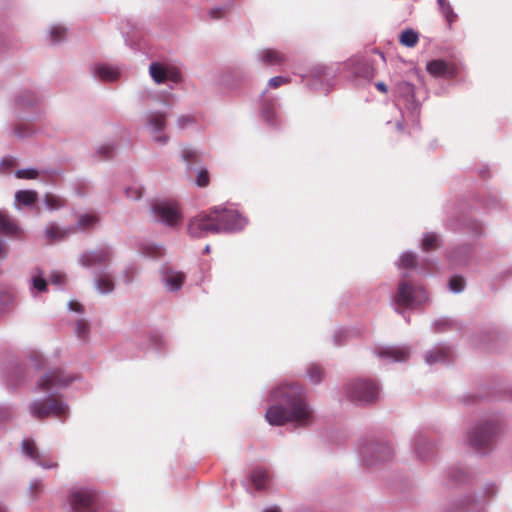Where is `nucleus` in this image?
<instances>
[{"instance_id":"nucleus-1","label":"nucleus","mask_w":512,"mask_h":512,"mask_svg":"<svg viewBox=\"0 0 512 512\" xmlns=\"http://www.w3.org/2000/svg\"><path fill=\"white\" fill-rule=\"evenodd\" d=\"M265 413L270 425L291 423L295 428H308L315 422V412L309 404L304 388L297 383H283L273 388Z\"/></svg>"},{"instance_id":"nucleus-2","label":"nucleus","mask_w":512,"mask_h":512,"mask_svg":"<svg viewBox=\"0 0 512 512\" xmlns=\"http://www.w3.org/2000/svg\"><path fill=\"white\" fill-rule=\"evenodd\" d=\"M500 431V424L496 420L480 422L468 431L467 444L475 452L486 454L492 450Z\"/></svg>"},{"instance_id":"nucleus-3","label":"nucleus","mask_w":512,"mask_h":512,"mask_svg":"<svg viewBox=\"0 0 512 512\" xmlns=\"http://www.w3.org/2000/svg\"><path fill=\"white\" fill-rule=\"evenodd\" d=\"M406 277L407 275L405 273L401 274L402 279L398 284L393 302L396 306L395 311L403 314L404 319L409 323V316L405 315L403 311H400V308H417L425 303L428 297L426 291L421 286L411 283Z\"/></svg>"},{"instance_id":"nucleus-4","label":"nucleus","mask_w":512,"mask_h":512,"mask_svg":"<svg viewBox=\"0 0 512 512\" xmlns=\"http://www.w3.org/2000/svg\"><path fill=\"white\" fill-rule=\"evenodd\" d=\"M360 461L366 466H374L390 460L394 454L388 442L374 439L361 440L358 445Z\"/></svg>"},{"instance_id":"nucleus-5","label":"nucleus","mask_w":512,"mask_h":512,"mask_svg":"<svg viewBox=\"0 0 512 512\" xmlns=\"http://www.w3.org/2000/svg\"><path fill=\"white\" fill-rule=\"evenodd\" d=\"M497 492L498 488L494 483H487L483 488L482 496L464 495L447 503L442 508V512H485L480 505L494 497Z\"/></svg>"},{"instance_id":"nucleus-6","label":"nucleus","mask_w":512,"mask_h":512,"mask_svg":"<svg viewBox=\"0 0 512 512\" xmlns=\"http://www.w3.org/2000/svg\"><path fill=\"white\" fill-rule=\"evenodd\" d=\"M347 399L357 405H367L378 400L379 386L371 380H354L345 385Z\"/></svg>"},{"instance_id":"nucleus-7","label":"nucleus","mask_w":512,"mask_h":512,"mask_svg":"<svg viewBox=\"0 0 512 512\" xmlns=\"http://www.w3.org/2000/svg\"><path fill=\"white\" fill-rule=\"evenodd\" d=\"M217 234L235 233L244 229L247 220L237 210L222 206L212 207Z\"/></svg>"},{"instance_id":"nucleus-8","label":"nucleus","mask_w":512,"mask_h":512,"mask_svg":"<svg viewBox=\"0 0 512 512\" xmlns=\"http://www.w3.org/2000/svg\"><path fill=\"white\" fill-rule=\"evenodd\" d=\"M29 410L31 415L36 419H44L53 416L60 421H64L69 415L68 404L55 398L32 401Z\"/></svg>"},{"instance_id":"nucleus-9","label":"nucleus","mask_w":512,"mask_h":512,"mask_svg":"<svg viewBox=\"0 0 512 512\" xmlns=\"http://www.w3.org/2000/svg\"><path fill=\"white\" fill-rule=\"evenodd\" d=\"M338 74V69L334 66L316 65L309 74L302 78L308 82V85L316 91L328 94L334 85V80Z\"/></svg>"},{"instance_id":"nucleus-10","label":"nucleus","mask_w":512,"mask_h":512,"mask_svg":"<svg viewBox=\"0 0 512 512\" xmlns=\"http://www.w3.org/2000/svg\"><path fill=\"white\" fill-rule=\"evenodd\" d=\"M168 114L162 110H148L144 113V127L154 142L166 145L169 136L166 134Z\"/></svg>"},{"instance_id":"nucleus-11","label":"nucleus","mask_w":512,"mask_h":512,"mask_svg":"<svg viewBox=\"0 0 512 512\" xmlns=\"http://www.w3.org/2000/svg\"><path fill=\"white\" fill-rule=\"evenodd\" d=\"M76 377L66 373L60 368L50 369L38 382L36 389L53 396L69 386Z\"/></svg>"},{"instance_id":"nucleus-12","label":"nucleus","mask_w":512,"mask_h":512,"mask_svg":"<svg viewBox=\"0 0 512 512\" xmlns=\"http://www.w3.org/2000/svg\"><path fill=\"white\" fill-rule=\"evenodd\" d=\"M150 213L155 221L161 222L169 227L176 226L182 218L177 204L167 200H156L152 202L150 205Z\"/></svg>"},{"instance_id":"nucleus-13","label":"nucleus","mask_w":512,"mask_h":512,"mask_svg":"<svg viewBox=\"0 0 512 512\" xmlns=\"http://www.w3.org/2000/svg\"><path fill=\"white\" fill-rule=\"evenodd\" d=\"M187 232L193 238H203L210 233L217 234L212 208L208 213L201 212L191 218L187 225Z\"/></svg>"},{"instance_id":"nucleus-14","label":"nucleus","mask_w":512,"mask_h":512,"mask_svg":"<svg viewBox=\"0 0 512 512\" xmlns=\"http://www.w3.org/2000/svg\"><path fill=\"white\" fill-rule=\"evenodd\" d=\"M396 93L399 103L402 102L411 120L418 123L421 105L420 102L415 99L414 85L407 81L398 82L396 85Z\"/></svg>"},{"instance_id":"nucleus-15","label":"nucleus","mask_w":512,"mask_h":512,"mask_svg":"<svg viewBox=\"0 0 512 512\" xmlns=\"http://www.w3.org/2000/svg\"><path fill=\"white\" fill-rule=\"evenodd\" d=\"M97 494L95 491L81 488L69 494V505L72 512H95Z\"/></svg>"},{"instance_id":"nucleus-16","label":"nucleus","mask_w":512,"mask_h":512,"mask_svg":"<svg viewBox=\"0 0 512 512\" xmlns=\"http://www.w3.org/2000/svg\"><path fill=\"white\" fill-rule=\"evenodd\" d=\"M149 74L156 84H164L167 81L177 84L182 81L181 70L169 64L152 62L149 65Z\"/></svg>"},{"instance_id":"nucleus-17","label":"nucleus","mask_w":512,"mask_h":512,"mask_svg":"<svg viewBox=\"0 0 512 512\" xmlns=\"http://www.w3.org/2000/svg\"><path fill=\"white\" fill-rule=\"evenodd\" d=\"M113 258V251L110 246H101L95 250L87 251L79 256V263L83 267L108 266Z\"/></svg>"},{"instance_id":"nucleus-18","label":"nucleus","mask_w":512,"mask_h":512,"mask_svg":"<svg viewBox=\"0 0 512 512\" xmlns=\"http://www.w3.org/2000/svg\"><path fill=\"white\" fill-rule=\"evenodd\" d=\"M412 445L417 459L427 461L436 453V444L431 442L424 432H416L412 438Z\"/></svg>"},{"instance_id":"nucleus-19","label":"nucleus","mask_w":512,"mask_h":512,"mask_svg":"<svg viewBox=\"0 0 512 512\" xmlns=\"http://www.w3.org/2000/svg\"><path fill=\"white\" fill-rule=\"evenodd\" d=\"M447 228L452 231H463L471 234L473 237H480L484 233L483 225L468 216H463L459 221L449 220Z\"/></svg>"},{"instance_id":"nucleus-20","label":"nucleus","mask_w":512,"mask_h":512,"mask_svg":"<svg viewBox=\"0 0 512 512\" xmlns=\"http://www.w3.org/2000/svg\"><path fill=\"white\" fill-rule=\"evenodd\" d=\"M21 451L24 455L33 460L37 465L44 469H52L57 467L56 462H51L43 454H41L32 439H23L21 442Z\"/></svg>"},{"instance_id":"nucleus-21","label":"nucleus","mask_w":512,"mask_h":512,"mask_svg":"<svg viewBox=\"0 0 512 512\" xmlns=\"http://www.w3.org/2000/svg\"><path fill=\"white\" fill-rule=\"evenodd\" d=\"M453 357V349L446 344H438L427 351L424 360L428 365L449 363Z\"/></svg>"},{"instance_id":"nucleus-22","label":"nucleus","mask_w":512,"mask_h":512,"mask_svg":"<svg viewBox=\"0 0 512 512\" xmlns=\"http://www.w3.org/2000/svg\"><path fill=\"white\" fill-rule=\"evenodd\" d=\"M346 65L355 78L370 81L375 76L372 63L365 58L351 60Z\"/></svg>"},{"instance_id":"nucleus-23","label":"nucleus","mask_w":512,"mask_h":512,"mask_svg":"<svg viewBox=\"0 0 512 512\" xmlns=\"http://www.w3.org/2000/svg\"><path fill=\"white\" fill-rule=\"evenodd\" d=\"M410 347L403 346H387L379 348L376 354L379 358L387 359L389 362H404L410 356Z\"/></svg>"},{"instance_id":"nucleus-24","label":"nucleus","mask_w":512,"mask_h":512,"mask_svg":"<svg viewBox=\"0 0 512 512\" xmlns=\"http://www.w3.org/2000/svg\"><path fill=\"white\" fill-rule=\"evenodd\" d=\"M161 279L169 292H175L181 289L185 280V274L169 266H163L161 269Z\"/></svg>"},{"instance_id":"nucleus-25","label":"nucleus","mask_w":512,"mask_h":512,"mask_svg":"<svg viewBox=\"0 0 512 512\" xmlns=\"http://www.w3.org/2000/svg\"><path fill=\"white\" fill-rule=\"evenodd\" d=\"M256 58L264 66H278L287 61V55L284 52L271 48L258 50Z\"/></svg>"},{"instance_id":"nucleus-26","label":"nucleus","mask_w":512,"mask_h":512,"mask_svg":"<svg viewBox=\"0 0 512 512\" xmlns=\"http://www.w3.org/2000/svg\"><path fill=\"white\" fill-rule=\"evenodd\" d=\"M92 76L103 82H114L119 79L121 72L118 68L105 63H97L91 66Z\"/></svg>"},{"instance_id":"nucleus-27","label":"nucleus","mask_w":512,"mask_h":512,"mask_svg":"<svg viewBox=\"0 0 512 512\" xmlns=\"http://www.w3.org/2000/svg\"><path fill=\"white\" fill-rule=\"evenodd\" d=\"M14 117L17 119V122L11 126V134L19 139L29 138L36 134L37 130L31 121L35 120L37 117L31 118L29 121H24L18 112H15Z\"/></svg>"},{"instance_id":"nucleus-28","label":"nucleus","mask_w":512,"mask_h":512,"mask_svg":"<svg viewBox=\"0 0 512 512\" xmlns=\"http://www.w3.org/2000/svg\"><path fill=\"white\" fill-rule=\"evenodd\" d=\"M426 69L436 77L454 78L457 74V68L442 59L428 62Z\"/></svg>"},{"instance_id":"nucleus-29","label":"nucleus","mask_w":512,"mask_h":512,"mask_svg":"<svg viewBox=\"0 0 512 512\" xmlns=\"http://www.w3.org/2000/svg\"><path fill=\"white\" fill-rule=\"evenodd\" d=\"M261 113L263 119L272 127L278 126V117L276 114V101L267 95L264 91L261 95Z\"/></svg>"},{"instance_id":"nucleus-30","label":"nucleus","mask_w":512,"mask_h":512,"mask_svg":"<svg viewBox=\"0 0 512 512\" xmlns=\"http://www.w3.org/2000/svg\"><path fill=\"white\" fill-rule=\"evenodd\" d=\"M15 106L19 110H26L30 108L37 107L40 102L41 98L38 95L37 92L29 89L21 90L16 96H15Z\"/></svg>"},{"instance_id":"nucleus-31","label":"nucleus","mask_w":512,"mask_h":512,"mask_svg":"<svg viewBox=\"0 0 512 512\" xmlns=\"http://www.w3.org/2000/svg\"><path fill=\"white\" fill-rule=\"evenodd\" d=\"M472 255V246L469 244L459 245L448 253L451 264L455 266H465L469 263Z\"/></svg>"},{"instance_id":"nucleus-32","label":"nucleus","mask_w":512,"mask_h":512,"mask_svg":"<svg viewBox=\"0 0 512 512\" xmlns=\"http://www.w3.org/2000/svg\"><path fill=\"white\" fill-rule=\"evenodd\" d=\"M250 482L255 490L263 491L268 487L270 476L264 469H254L250 474Z\"/></svg>"},{"instance_id":"nucleus-33","label":"nucleus","mask_w":512,"mask_h":512,"mask_svg":"<svg viewBox=\"0 0 512 512\" xmlns=\"http://www.w3.org/2000/svg\"><path fill=\"white\" fill-rule=\"evenodd\" d=\"M38 199V193L35 190H18L15 193V206L32 207Z\"/></svg>"},{"instance_id":"nucleus-34","label":"nucleus","mask_w":512,"mask_h":512,"mask_svg":"<svg viewBox=\"0 0 512 512\" xmlns=\"http://www.w3.org/2000/svg\"><path fill=\"white\" fill-rule=\"evenodd\" d=\"M243 79L242 74L234 69H229L223 72L218 80L220 88H233L234 84L240 82Z\"/></svg>"},{"instance_id":"nucleus-35","label":"nucleus","mask_w":512,"mask_h":512,"mask_svg":"<svg viewBox=\"0 0 512 512\" xmlns=\"http://www.w3.org/2000/svg\"><path fill=\"white\" fill-rule=\"evenodd\" d=\"M94 285L101 294H109L114 290V282L107 274H97L94 279Z\"/></svg>"},{"instance_id":"nucleus-36","label":"nucleus","mask_w":512,"mask_h":512,"mask_svg":"<svg viewBox=\"0 0 512 512\" xmlns=\"http://www.w3.org/2000/svg\"><path fill=\"white\" fill-rule=\"evenodd\" d=\"M5 377L7 384L15 387L24 381V370L21 366L14 364L5 372Z\"/></svg>"},{"instance_id":"nucleus-37","label":"nucleus","mask_w":512,"mask_h":512,"mask_svg":"<svg viewBox=\"0 0 512 512\" xmlns=\"http://www.w3.org/2000/svg\"><path fill=\"white\" fill-rule=\"evenodd\" d=\"M43 203L48 211H56L66 206V200L53 193H46L43 197Z\"/></svg>"},{"instance_id":"nucleus-38","label":"nucleus","mask_w":512,"mask_h":512,"mask_svg":"<svg viewBox=\"0 0 512 512\" xmlns=\"http://www.w3.org/2000/svg\"><path fill=\"white\" fill-rule=\"evenodd\" d=\"M18 230L16 223L7 214L0 211V233L11 236L16 234Z\"/></svg>"},{"instance_id":"nucleus-39","label":"nucleus","mask_w":512,"mask_h":512,"mask_svg":"<svg viewBox=\"0 0 512 512\" xmlns=\"http://www.w3.org/2000/svg\"><path fill=\"white\" fill-rule=\"evenodd\" d=\"M67 29L61 24H54L49 27L48 37L52 44H58L65 40Z\"/></svg>"},{"instance_id":"nucleus-40","label":"nucleus","mask_w":512,"mask_h":512,"mask_svg":"<svg viewBox=\"0 0 512 512\" xmlns=\"http://www.w3.org/2000/svg\"><path fill=\"white\" fill-rule=\"evenodd\" d=\"M451 482L459 485L469 480V473L464 467H452L447 472Z\"/></svg>"},{"instance_id":"nucleus-41","label":"nucleus","mask_w":512,"mask_h":512,"mask_svg":"<svg viewBox=\"0 0 512 512\" xmlns=\"http://www.w3.org/2000/svg\"><path fill=\"white\" fill-rule=\"evenodd\" d=\"M31 289L38 292H44L47 290V280L44 278L42 271L36 268L30 279Z\"/></svg>"},{"instance_id":"nucleus-42","label":"nucleus","mask_w":512,"mask_h":512,"mask_svg":"<svg viewBox=\"0 0 512 512\" xmlns=\"http://www.w3.org/2000/svg\"><path fill=\"white\" fill-rule=\"evenodd\" d=\"M419 40V34L412 28H407L401 32L399 41L403 46L412 48Z\"/></svg>"},{"instance_id":"nucleus-43","label":"nucleus","mask_w":512,"mask_h":512,"mask_svg":"<svg viewBox=\"0 0 512 512\" xmlns=\"http://www.w3.org/2000/svg\"><path fill=\"white\" fill-rule=\"evenodd\" d=\"M15 294L12 290L0 288V316L13 305Z\"/></svg>"},{"instance_id":"nucleus-44","label":"nucleus","mask_w":512,"mask_h":512,"mask_svg":"<svg viewBox=\"0 0 512 512\" xmlns=\"http://www.w3.org/2000/svg\"><path fill=\"white\" fill-rule=\"evenodd\" d=\"M140 251L145 257L153 259L160 258L165 253V250L162 246L153 243L143 244L140 248Z\"/></svg>"},{"instance_id":"nucleus-45","label":"nucleus","mask_w":512,"mask_h":512,"mask_svg":"<svg viewBox=\"0 0 512 512\" xmlns=\"http://www.w3.org/2000/svg\"><path fill=\"white\" fill-rule=\"evenodd\" d=\"M116 149L117 144L114 142H109L99 145L95 154L100 160H108L114 156Z\"/></svg>"},{"instance_id":"nucleus-46","label":"nucleus","mask_w":512,"mask_h":512,"mask_svg":"<svg viewBox=\"0 0 512 512\" xmlns=\"http://www.w3.org/2000/svg\"><path fill=\"white\" fill-rule=\"evenodd\" d=\"M439 10L447 20L448 24L451 25L457 19V14L454 12L450 2L448 0H437Z\"/></svg>"},{"instance_id":"nucleus-47","label":"nucleus","mask_w":512,"mask_h":512,"mask_svg":"<svg viewBox=\"0 0 512 512\" xmlns=\"http://www.w3.org/2000/svg\"><path fill=\"white\" fill-rule=\"evenodd\" d=\"M182 160L186 163L190 169L194 163L200 160V152L192 147H184L181 153Z\"/></svg>"},{"instance_id":"nucleus-48","label":"nucleus","mask_w":512,"mask_h":512,"mask_svg":"<svg viewBox=\"0 0 512 512\" xmlns=\"http://www.w3.org/2000/svg\"><path fill=\"white\" fill-rule=\"evenodd\" d=\"M439 236L435 233H425L423 235L421 247L423 251H430L439 246Z\"/></svg>"},{"instance_id":"nucleus-49","label":"nucleus","mask_w":512,"mask_h":512,"mask_svg":"<svg viewBox=\"0 0 512 512\" xmlns=\"http://www.w3.org/2000/svg\"><path fill=\"white\" fill-rule=\"evenodd\" d=\"M417 263V255L411 251L402 253L399 259L398 267L401 268H415Z\"/></svg>"},{"instance_id":"nucleus-50","label":"nucleus","mask_w":512,"mask_h":512,"mask_svg":"<svg viewBox=\"0 0 512 512\" xmlns=\"http://www.w3.org/2000/svg\"><path fill=\"white\" fill-rule=\"evenodd\" d=\"M99 222V217L95 214H82L77 221L79 229H88L94 227Z\"/></svg>"},{"instance_id":"nucleus-51","label":"nucleus","mask_w":512,"mask_h":512,"mask_svg":"<svg viewBox=\"0 0 512 512\" xmlns=\"http://www.w3.org/2000/svg\"><path fill=\"white\" fill-rule=\"evenodd\" d=\"M448 288L452 293H461L465 289V280L462 276H453L448 281Z\"/></svg>"},{"instance_id":"nucleus-52","label":"nucleus","mask_w":512,"mask_h":512,"mask_svg":"<svg viewBox=\"0 0 512 512\" xmlns=\"http://www.w3.org/2000/svg\"><path fill=\"white\" fill-rule=\"evenodd\" d=\"M322 376H323V371L319 366H317L315 364H311L308 366L307 377L311 383H313V384L320 383V381L322 380Z\"/></svg>"},{"instance_id":"nucleus-53","label":"nucleus","mask_w":512,"mask_h":512,"mask_svg":"<svg viewBox=\"0 0 512 512\" xmlns=\"http://www.w3.org/2000/svg\"><path fill=\"white\" fill-rule=\"evenodd\" d=\"M455 323L448 318H439L432 323V329L435 332H444L453 328Z\"/></svg>"},{"instance_id":"nucleus-54","label":"nucleus","mask_w":512,"mask_h":512,"mask_svg":"<svg viewBox=\"0 0 512 512\" xmlns=\"http://www.w3.org/2000/svg\"><path fill=\"white\" fill-rule=\"evenodd\" d=\"M44 233L45 236L50 240H60L65 235V232H63L59 227L52 223L45 227Z\"/></svg>"},{"instance_id":"nucleus-55","label":"nucleus","mask_w":512,"mask_h":512,"mask_svg":"<svg viewBox=\"0 0 512 512\" xmlns=\"http://www.w3.org/2000/svg\"><path fill=\"white\" fill-rule=\"evenodd\" d=\"M90 332L89 324L86 320L80 319L75 324V334L79 339L85 340Z\"/></svg>"},{"instance_id":"nucleus-56","label":"nucleus","mask_w":512,"mask_h":512,"mask_svg":"<svg viewBox=\"0 0 512 512\" xmlns=\"http://www.w3.org/2000/svg\"><path fill=\"white\" fill-rule=\"evenodd\" d=\"M196 123L195 117L192 115H181L176 120V125L179 129L184 130Z\"/></svg>"},{"instance_id":"nucleus-57","label":"nucleus","mask_w":512,"mask_h":512,"mask_svg":"<svg viewBox=\"0 0 512 512\" xmlns=\"http://www.w3.org/2000/svg\"><path fill=\"white\" fill-rule=\"evenodd\" d=\"M38 174V171L34 168L19 169L15 172V176L19 179H35Z\"/></svg>"},{"instance_id":"nucleus-58","label":"nucleus","mask_w":512,"mask_h":512,"mask_svg":"<svg viewBox=\"0 0 512 512\" xmlns=\"http://www.w3.org/2000/svg\"><path fill=\"white\" fill-rule=\"evenodd\" d=\"M125 194L131 200H139L143 196V188L140 186L127 187Z\"/></svg>"},{"instance_id":"nucleus-59","label":"nucleus","mask_w":512,"mask_h":512,"mask_svg":"<svg viewBox=\"0 0 512 512\" xmlns=\"http://www.w3.org/2000/svg\"><path fill=\"white\" fill-rule=\"evenodd\" d=\"M196 184L199 187H206L209 184V173L206 169H200L198 171Z\"/></svg>"},{"instance_id":"nucleus-60","label":"nucleus","mask_w":512,"mask_h":512,"mask_svg":"<svg viewBox=\"0 0 512 512\" xmlns=\"http://www.w3.org/2000/svg\"><path fill=\"white\" fill-rule=\"evenodd\" d=\"M289 82H290V78H288V77L275 76V77H272L268 81V86L270 88H278L281 85L288 84Z\"/></svg>"},{"instance_id":"nucleus-61","label":"nucleus","mask_w":512,"mask_h":512,"mask_svg":"<svg viewBox=\"0 0 512 512\" xmlns=\"http://www.w3.org/2000/svg\"><path fill=\"white\" fill-rule=\"evenodd\" d=\"M348 336V331L344 328H339L334 333V342L336 345H341Z\"/></svg>"},{"instance_id":"nucleus-62","label":"nucleus","mask_w":512,"mask_h":512,"mask_svg":"<svg viewBox=\"0 0 512 512\" xmlns=\"http://www.w3.org/2000/svg\"><path fill=\"white\" fill-rule=\"evenodd\" d=\"M224 14H225L224 7H215L209 11V16L212 19H220L221 17L224 16Z\"/></svg>"},{"instance_id":"nucleus-63","label":"nucleus","mask_w":512,"mask_h":512,"mask_svg":"<svg viewBox=\"0 0 512 512\" xmlns=\"http://www.w3.org/2000/svg\"><path fill=\"white\" fill-rule=\"evenodd\" d=\"M29 489H30V491H31V493H32V494H34V493H37V492L41 491V489H42V482H41V480H39V479H33V480L30 482Z\"/></svg>"},{"instance_id":"nucleus-64","label":"nucleus","mask_w":512,"mask_h":512,"mask_svg":"<svg viewBox=\"0 0 512 512\" xmlns=\"http://www.w3.org/2000/svg\"><path fill=\"white\" fill-rule=\"evenodd\" d=\"M64 281V276L60 273H54L51 276V282L52 284L56 286H60Z\"/></svg>"}]
</instances>
